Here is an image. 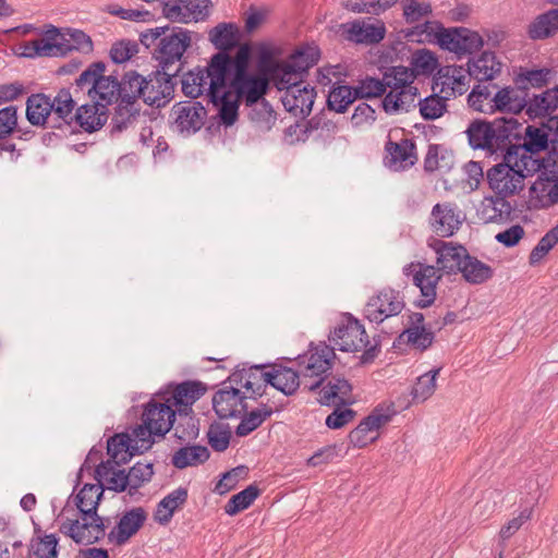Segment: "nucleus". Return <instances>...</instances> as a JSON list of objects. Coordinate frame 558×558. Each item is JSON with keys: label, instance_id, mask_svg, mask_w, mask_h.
Returning <instances> with one entry per match:
<instances>
[{"label": "nucleus", "instance_id": "1", "mask_svg": "<svg viewBox=\"0 0 558 558\" xmlns=\"http://www.w3.org/2000/svg\"><path fill=\"white\" fill-rule=\"evenodd\" d=\"M465 134L473 149L485 150L489 156L505 147L531 155L558 150V116H549L539 125H523L515 117H497L493 120L474 119Z\"/></svg>", "mask_w": 558, "mask_h": 558}, {"label": "nucleus", "instance_id": "2", "mask_svg": "<svg viewBox=\"0 0 558 558\" xmlns=\"http://www.w3.org/2000/svg\"><path fill=\"white\" fill-rule=\"evenodd\" d=\"M251 60L252 47L248 44L240 45L233 56L226 52L213 54L214 92H220V97H225L226 89H229L247 107L257 104L269 88L267 60L263 59L256 70L250 69Z\"/></svg>", "mask_w": 558, "mask_h": 558}, {"label": "nucleus", "instance_id": "3", "mask_svg": "<svg viewBox=\"0 0 558 558\" xmlns=\"http://www.w3.org/2000/svg\"><path fill=\"white\" fill-rule=\"evenodd\" d=\"M308 57L302 50H295L284 61H267V75L279 90H287L283 105L289 110L301 109V112L308 114L314 105V95L304 97L307 94L306 87L301 88L303 74L308 69Z\"/></svg>", "mask_w": 558, "mask_h": 558}, {"label": "nucleus", "instance_id": "4", "mask_svg": "<svg viewBox=\"0 0 558 558\" xmlns=\"http://www.w3.org/2000/svg\"><path fill=\"white\" fill-rule=\"evenodd\" d=\"M102 493V486H99V484H85L76 495V507L83 514L82 521L74 520L69 524L63 523L61 526V531L69 535L76 544L90 545L105 536L106 527L104 521L97 514Z\"/></svg>", "mask_w": 558, "mask_h": 558}, {"label": "nucleus", "instance_id": "5", "mask_svg": "<svg viewBox=\"0 0 558 558\" xmlns=\"http://www.w3.org/2000/svg\"><path fill=\"white\" fill-rule=\"evenodd\" d=\"M175 411L168 402H159L151 399L144 408L142 424L133 428L137 449L148 450L153 444V436L163 437L173 426Z\"/></svg>", "mask_w": 558, "mask_h": 558}, {"label": "nucleus", "instance_id": "6", "mask_svg": "<svg viewBox=\"0 0 558 558\" xmlns=\"http://www.w3.org/2000/svg\"><path fill=\"white\" fill-rule=\"evenodd\" d=\"M106 65L101 61L89 64L75 80V85L81 90L86 88L88 96L106 107L120 100V85L116 76L104 75Z\"/></svg>", "mask_w": 558, "mask_h": 558}, {"label": "nucleus", "instance_id": "7", "mask_svg": "<svg viewBox=\"0 0 558 558\" xmlns=\"http://www.w3.org/2000/svg\"><path fill=\"white\" fill-rule=\"evenodd\" d=\"M496 156H501V161L490 167L486 172L489 187L496 195L509 197L519 194L524 189V175L514 167L512 159L515 156L505 149H496Z\"/></svg>", "mask_w": 558, "mask_h": 558}, {"label": "nucleus", "instance_id": "8", "mask_svg": "<svg viewBox=\"0 0 558 558\" xmlns=\"http://www.w3.org/2000/svg\"><path fill=\"white\" fill-rule=\"evenodd\" d=\"M165 31L153 56L159 62L160 69L173 71V65L181 61L183 53L191 45V33L182 27L166 26Z\"/></svg>", "mask_w": 558, "mask_h": 558}, {"label": "nucleus", "instance_id": "9", "mask_svg": "<svg viewBox=\"0 0 558 558\" xmlns=\"http://www.w3.org/2000/svg\"><path fill=\"white\" fill-rule=\"evenodd\" d=\"M484 45V38L478 32L463 26L441 28L438 40L439 48L453 52L458 60L477 53Z\"/></svg>", "mask_w": 558, "mask_h": 558}, {"label": "nucleus", "instance_id": "10", "mask_svg": "<svg viewBox=\"0 0 558 558\" xmlns=\"http://www.w3.org/2000/svg\"><path fill=\"white\" fill-rule=\"evenodd\" d=\"M328 340L343 352H357L371 343L364 326L351 313L343 314V322L330 331Z\"/></svg>", "mask_w": 558, "mask_h": 558}, {"label": "nucleus", "instance_id": "11", "mask_svg": "<svg viewBox=\"0 0 558 558\" xmlns=\"http://www.w3.org/2000/svg\"><path fill=\"white\" fill-rule=\"evenodd\" d=\"M398 413L399 411L393 402L388 405H385L384 403L377 404L372 412L349 433V442L356 448H364L369 442H374L377 440V437L368 439L367 434L369 432L377 430L389 423Z\"/></svg>", "mask_w": 558, "mask_h": 558}, {"label": "nucleus", "instance_id": "12", "mask_svg": "<svg viewBox=\"0 0 558 558\" xmlns=\"http://www.w3.org/2000/svg\"><path fill=\"white\" fill-rule=\"evenodd\" d=\"M404 306L405 303L400 291L388 287L369 298L363 310V315L368 322L379 325L386 318L399 315Z\"/></svg>", "mask_w": 558, "mask_h": 558}, {"label": "nucleus", "instance_id": "13", "mask_svg": "<svg viewBox=\"0 0 558 558\" xmlns=\"http://www.w3.org/2000/svg\"><path fill=\"white\" fill-rule=\"evenodd\" d=\"M352 390L351 383L342 376L325 374L316 377V401L322 405H352L356 402L350 397Z\"/></svg>", "mask_w": 558, "mask_h": 558}, {"label": "nucleus", "instance_id": "14", "mask_svg": "<svg viewBox=\"0 0 558 558\" xmlns=\"http://www.w3.org/2000/svg\"><path fill=\"white\" fill-rule=\"evenodd\" d=\"M180 68L181 64L173 71L159 69L145 77L143 101L149 106H165L173 94L175 85L173 78L180 72Z\"/></svg>", "mask_w": 558, "mask_h": 558}, {"label": "nucleus", "instance_id": "15", "mask_svg": "<svg viewBox=\"0 0 558 558\" xmlns=\"http://www.w3.org/2000/svg\"><path fill=\"white\" fill-rule=\"evenodd\" d=\"M213 57L207 63L206 68H197L196 70L190 71L182 77V92L185 96L191 98H197L205 95L208 99L210 97H220V92H214L213 85L216 81V75L211 70Z\"/></svg>", "mask_w": 558, "mask_h": 558}, {"label": "nucleus", "instance_id": "16", "mask_svg": "<svg viewBox=\"0 0 558 558\" xmlns=\"http://www.w3.org/2000/svg\"><path fill=\"white\" fill-rule=\"evenodd\" d=\"M207 111L199 102H180L172 108L173 128L181 134L190 135L202 129Z\"/></svg>", "mask_w": 558, "mask_h": 558}, {"label": "nucleus", "instance_id": "17", "mask_svg": "<svg viewBox=\"0 0 558 558\" xmlns=\"http://www.w3.org/2000/svg\"><path fill=\"white\" fill-rule=\"evenodd\" d=\"M342 37L357 45H376L386 36V26L384 22L377 21V24L366 25L364 21L355 20L340 25Z\"/></svg>", "mask_w": 558, "mask_h": 558}, {"label": "nucleus", "instance_id": "18", "mask_svg": "<svg viewBox=\"0 0 558 558\" xmlns=\"http://www.w3.org/2000/svg\"><path fill=\"white\" fill-rule=\"evenodd\" d=\"M433 248L437 254L439 271L446 275H457L462 271L463 263L469 253L464 245L438 240Z\"/></svg>", "mask_w": 558, "mask_h": 558}, {"label": "nucleus", "instance_id": "19", "mask_svg": "<svg viewBox=\"0 0 558 558\" xmlns=\"http://www.w3.org/2000/svg\"><path fill=\"white\" fill-rule=\"evenodd\" d=\"M501 69L502 63L492 50L470 57L466 62V74L478 83L495 80L501 73Z\"/></svg>", "mask_w": 558, "mask_h": 558}, {"label": "nucleus", "instance_id": "20", "mask_svg": "<svg viewBox=\"0 0 558 558\" xmlns=\"http://www.w3.org/2000/svg\"><path fill=\"white\" fill-rule=\"evenodd\" d=\"M526 107V95L515 85L499 88L488 102V113L500 112L514 117Z\"/></svg>", "mask_w": 558, "mask_h": 558}, {"label": "nucleus", "instance_id": "21", "mask_svg": "<svg viewBox=\"0 0 558 558\" xmlns=\"http://www.w3.org/2000/svg\"><path fill=\"white\" fill-rule=\"evenodd\" d=\"M512 161L514 167L524 175V179L537 172L546 177L550 170L558 166V150H549V154L543 158L539 155L517 151L515 159H512Z\"/></svg>", "mask_w": 558, "mask_h": 558}, {"label": "nucleus", "instance_id": "22", "mask_svg": "<svg viewBox=\"0 0 558 558\" xmlns=\"http://www.w3.org/2000/svg\"><path fill=\"white\" fill-rule=\"evenodd\" d=\"M146 518V511L141 507L126 511L108 534L109 542L118 546L125 544L143 526Z\"/></svg>", "mask_w": 558, "mask_h": 558}, {"label": "nucleus", "instance_id": "23", "mask_svg": "<svg viewBox=\"0 0 558 558\" xmlns=\"http://www.w3.org/2000/svg\"><path fill=\"white\" fill-rule=\"evenodd\" d=\"M50 34L54 38L53 43L59 46L57 57L72 50L89 52L93 49L90 37L80 29L68 28L61 33L57 27L50 26Z\"/></svg>", "mask_w": 558, "mask_h": 558}, {"label": "nucleus", "instance_id": "24", "mask_svg": "<svg viewBox=\"0 0 558 558\" xmlns=\"http://www.w3.org/2000/svg\"><path fill=\"white\" fill-rule=\"evenodd\" d=\"M555 74L556 72L551 68L529 69L520 66L513 76V84L518 87L519 92L529 97L531 88L541 89L547 87Z\"/></svg>", "mask_w": 558, "mask_h": 558}, {"label": "nucleus", "instance_id": "25", "mask_svg": "<svg viewBox=\"0 0 558 558\" xmlns=\"http://www.w3.org/2000/svg\"><path fill=\"white\" fill-rule=\"evenodd\" d=\"M121 463L119 460L108 459L96 468V480L99 482V486H102V490L107 488L121 493L129 488L125 471L120 469Z\"/></svg>", "mask_w": 558, "mask_h": 558}, {"label": "nucleus", "instance_id": "26", "mask_svg": "<svg viewBox=\"0 0 558 558\" xmlns=\"http://www.w3.org/2000/svg\"><path fill=\"white\" fill-rule=\"evenodd\" d=\"M433 230L442 238L452 236L460 228L462 220L450 203L436 204L432 209Z\"/></svg>", "mask_w": 558, "mask_h": 558}, {"label": "nucleus", "instance_id": "27", "mask_svg": "<svg viewBox=\"0 0 558 558\" xmlns=\"http://www.w3.org/2000/svg\"><path fill=\"white\" fill-rule=\"evenodd\" d=\"M206 390V386L201 381H183L177 385L171 398L167 399V402L172 400L173 404L178 408L179 415L182 416L192 412L193 403L204 396Z\"/></svg>", "mask_w": 558, "mask_h": 558}, {"label": "nucleus", "instance_id": "28", "mask_svg": "<svg viewBox=\"0 0 558 558\" xmlns=\"http://www.w3.org/2000/svg\"><path fill=\"white\" fill-rule=\"evenodd\" d=\"M244 399L245 397L241 396L238 388L229 387L215 393L213 407L219 417L229 418L246 409V404L243 403Z\"/></svg>", "mask_w": 558, "mask_h": 558}, {"label": "nucleus", "instance_id": "29", "mask_svg": "<svg viewBox=\"0 0 558 558\" xmlns=\"http://www.w3.org/2000/svg\"><path fill=\"white\" fill-rule=\"evenodd\" d=\"M263 368V365H256L248 369L236 371L230 376L229 380L251 391V398L260 397L268 385V381H266L267 371Z\"/></svg>", "mask_w": 558, "mask_h": 558}, {"label": "nucleus", "instance_id": "30", "mask_svg": "<svg viewBox=\"0 0 558 558\" xmlns=\"http://www.w3.org/2000/svg\"><path fill=\"white\" fill-rule=\"evenodd\" d=\"M106 121L105 105H100L99 101L82 105L73 116V122L88 133L99 130Z\"/></svg>", "mask_w": 558, "mask_h": 558}, {"label": "nucleus", "instance_id": "31", "mask_svg": "<svg viewBox=\"0 0 558 558\" xmlns=\"http://www.w3.org/2000/svg\"><path fill=\"white\" fill-rule=\"evenodd\" d=\"M51 108V128H61L64 123L71 125L73 123V110L76 106L72 94L69 89L62 88L54 98L50 99Z\"/></svg>", "mask_w": 558, "mask_h": 558}, {"label": "nucleus", "instance_id": "32", "mask_svg": "<svg viewBox=\"0 0 558 558\" xmlns=\"http://www.w3.org/2000/svg\"><path fill=\"white\" fill-rule=\"evenodd\" d=\"M435 332L432 328H405L392 343V349L401 350L402 345L410 344L414 349L424 352L432 347Z\"/></svg>", "mask_w": 558, "mask_h": 558}, {"label": "nucleus", "instance_id": "33", "mask_svg": "<svg viewBox=\"0 0 558 558\" xmlns=\"http://www.w3.org/2000/svg\"><path fill=\"white\" fill-rule=\"evenodd\" d=\"M208 39L218 52L230 53L239 44V28L233 23H219L209 31Z\"/></svg>", "mask_w": 558, "mask_h": 558}, {"label": "nucleus", "instance_id": "34", "mask_svg": "<svg viewBox=\"0 0 558 558\" xmlns=\"http://www.w3.org/2000/svg\"><path fill=\"white\" fill-rule=\"evenodd\" d=\"M51 108L50 97L44 94L31 95L26 101V118L32 125L49 123L51 126Z\"/></svg>", "mask_w": 558, "mask_h": 558}, {"label": "nucleus", "instance_id": "35", "mask_svg": "<svg viewBox=\"0 0 558 558\" xmlns=\"http://www.w3.org/2000/svg\"><path fill=\"white\" fill-rule=\"evenodd\" d=\"M187 500V489L179 487L163 497L156 509L154 519L159 524L166 525L170 522L175 510L181 508Z\"/></svg>", "mask_w": 558, "mask_h": 558}, {"label": "nucleus", "instance_id": "36", "mask_svg": "<svg viewBox=\"0 0 558 558\" xmlns=\"http://www.w3.org/2000/svg\"><path fill=\"white\" fill-rule=\"evenodd\" d=\"M266 381L286 396L292 395L300 385L299 374L292 368L283 366H274L267 371Z\"/></svg>", "mask_w": 558, "mask_h": 558}, {"label": "nucleus", "instance_id": "37", "mask_svg": "<svg viewBox=\"0 0 558 558\" xmlns=\"http://www.w3.org/2000/svg\"><path fill=\"white\" fill-rule=\"evenodd\" d=\"M558 32V9H550L539 15L527 27V35L533 40L545 39Z\"/></svg>", "mask_w": 558, "mask_h": 558}, {"label": "nucleus", "instance_id": "38", "mask_svg": "<svg viewBox=\"0 0 558 558\" xmlns=\"http://www.w3.org/2000/svg\"><path fill=\"white\" fill-rule=\"evenodd\" d=\"M145 76L136 71H128L119 81L120 101L126 105H135L143 98Z\"/></svg>", "mask_w": 558, "mask_h": 558}, {"label": "nucleus", "instance_id": "39", "mask_svg": "<svg viewBox=\"0 0 558 558\" xmlns=\"http://www.w3.org/2000/svg\"><path fill=\"white\" fill-rule=\"evenodd\" d=\"M387 153L390 156V165L401 163L402 169H407L412 167L417 157H416V146L412 140H402L401 143H396L392 141H388L385 146Z\"/></svg>", "mask_w": 558, "mask_h": 558}, {"label": "nucleus", "instance_id": "40", "mask_svg": "<svg viewBox=\"0 0 558 558\" xmlns=\"http://www.w3.org/2000/svg\"><path fill=\"white\" fill-rule=\"evenodd\" d=\"M107 451L110 456L109 460H119L120 462H126L128 457L132 456L133 452L143 453L137 449L136 438L129 434H117L108 440Z\"/></svg>", "mask_w": 558, "mask_h": 558}, {"label": "nucleus", "instance_id": "41", "mask_svg": "<svg viewBox=\"0 0 558 558\" xmlns=\"http://www.w3.org/2000/svg\"><path fill=\"white\" fill-rule=\"evenodd\" d=\"M441 28H446L440 22L426 21L417 24L411 28L401 29V34L409 41L422 43H436L440 37Z\"/></svg>", "mask_w": 558, "mask_h": 558}, {"label": "nucleus", "instance_id": "42", "mask_svg": "<svg viewBox=\"0 0 558 558\" xmlns=\"http://www.w3.org/2000/svg\"><path fill=\"white\" fill-rule=\"evenodd\" d=\"M209 450L205 446H184L174 452L171 462L173 466L182 470L187 466L203 464L209 459Z\"/></svg>", "mask_w": 558, "mask_h": 558}, {"label": "nucleus", "instance_id": "43", "mask_svg": "<svg viewBox=\"0 0 558 558\" xmlns=\"http://www.w3.org/2000/svg\"><path fill=\"white\" fill-rule=\"evenodd\" d=\"M460 274L466 282L482 284L494 276V269L468 253Z\"/></svg>", "mask_w": 558, "mask_h": 558}, {"label": "nucleus", "instance_id": "44", "mask_svg": "<svg viewBox=\"0 0 558 558\" xmlns=\"http://www.w3.org/2000/svg\"><path fill=\"white\" fill-rule=\"evenodd\" d=\"M53 40L49 28L44 37L22 44L20 54L25 58L57 57L59 46Z\"/></svg>", "mask_w": 558, "mask_h": 558}, {"label": "nucleus", "instance_id": "45", "mask_svg": "<svg viewBox=\"0 0 558 558\" xmlns=\"http://www.w3.org/2000/svg\"><path fill=\"white\" fill-rule=\"evenodd\" d=\"M410 65L413 68L414 76L429 77L439 68V59L436 52L422 48L412 53Z\"/></svg>", "mask_w": 558, "mask_h": 558}, {"label": "nucleus", "instance_id": "46", "mask_svg": "<svg viewBox=\"0 0 558 558\" xmlns=\"http://www.w3.org/2000/svg\"><path fill=\"white\" fill-rule=\"evenodd\" d=\"M208 100L218 108V116L223 125L231 126L234 124L238 120L241 99H236V96L226 89L225 97H210Z\"/></svg>", "mask_w": 558, "mask_h": 558}, {"label": "nucleus", "instance_id": "47", "mask_svg": "<svg viewBox=\"0 0 558 558\" xmlns=\"http://www.w3.org/2000/svg\"><path fill=\"white\" fill-rule=\"evenodd\" d=\"M427 274L422 271V269L417 270L413 275V283L420 288L421 294L424 299L414 301V306L417 308H427L432 306L436 300L437 293L436 288L441 279V275H438L434 280H427Z\"/></svg>", "mask_w": 558, "mask_h": 558}, {"label": "nucleus", "instance_id": "48", "mask_svg": "<svg viewBox=\"0 0 558 558\" xmlns=\"http://www.w3.org/2000/svg\"><path fill=\"white\" fill-rule=\"evenodd\" d=\"M547 89L541 94H534L531 98L526 97V107L524 108L525 114L530 120L537 118H549L557 109L553 105L550 95H546Z\"/></svg>", "mask_w": 558, "mask_h": 558}, {"label": "nucleus", "instance_id": "49", "mask_svg": "<svg viewBox=\"0 0 558 558\" xmlns=\"http://www.w3.org/2000/svg\"><path fill=\"white\" fill-rule=\"evenodd\" d=\"M272 408L268 404H262L259 408L246 413L235 429V434L240 437L247 436L258 428L270 415Z\"/></svg>", "mask_w": 558, "mask_h": 558}, {"label": "nucleus", "instance_id": "50", "mask_svg": "<svg viewBox=\"0 0 558 558\" xmlns=\"http://www.w3.org/2000/svg\"><path fill=\"white\" fill-rule=\"evenodd\" d=\"M447 97L432 94L418 101L420 114L426 121H434L445 114L448 109Z\"/></svg>", "mask_w": 558, "mask_h": 558}, {"label": "nucleus", "instance_id": "51", "mask_svg": "<svg viewBox=\"0 0 558 558\" xmlns=\"http://www.w3.org/2000/svg\"><path fill=\"white\" fill-rule=\"evenodd\" d=\"M348 97L350 98L349 85L341 81L335 82L327 96V108L337 113L347 112L352 105L351 101H347Z\"/></svg>", "mask_w": 558, "mask_h": 558}, {"label": "nucleus", "instance_id": "52", "mask_svg": "<svg viewBox=\"0 0 558 558\" xmlns=\"http://www.w3.org/2000/svg\"><path fill=\"white\" fill-rule=\"evenodd\" d=\"M440 367L434 368L420 377L412 386L411 395L414 401H425L432 397L436 390V378L440 373Z\"/></svg>", "mask_w": 558, "mask_h": 558}, {"label": "nucleus", "instance_id": "53", "mask_svg": "<svg viewBox=\"0 0 558 558\" xmlns=\"http://www.w3.org/2000/svg\"><path fill=\"white\" fill-rule=\"evenodd\" d=\"M258 495L259 489L255 485L247 486L245 489L230 498L225 506L226 513L229 515H235L236 513L247 509Z\"/></svg>", "mask_w": 558, "mask_h": 558}, {"label": "nucleus", "instance_id": "54", "mask_svg": "<svg viewBox=\"0 0 558 558\" xmlns=\"http://www.w3.org/2000/svg\"><path fill=\"white\" fill-rule=\"evenodd\" d=\"M385 80H389V88L391 89H398L400 87L409 86L410 84H413V82L417 78V76H414V71L412 65L404 66V65H395L389 66L384 72Z\"/></svg>", "mask_w": 558, "mask_h": 558}, {"label": "nucleus", "instance_id": "55", "mask_svg": "<svg viewBox=\"0 0 558 558\" xmlns=\"http://www.w3.org/2000/svg\"><path fill=\"white\" fill-rule=\"evenodd\" d=\"M138 114V107L120 101L111 119L112 131L122 132L128 129L136 120Z\"/></svg>", "mask_w": 558, "mask_h": 558}, {"label": "nucleus", "instance_id": "56", "mask_svg": "<svg viewBox=\"0 0 558 558\" xmlns=\"http://www.w3.org/2000/svg\"><path fill=\"white\" fill-rule=\"evenodd\" d=\"M208 444L217 452L227 450L231 439V429L228 424H211L207 432Z\"/></svg>", "mask_w": 558, "mask_h": 558}, {"label": "nucleus", "instance_id": "57", "mask_svg": "<svg viewBox=\"0 0 558 558\" xmlns=\"http://www.w3.org/2000/svg\"><path fill=\"white\" fill-rule=\"evenodd\" d=\"M154 474L150 462H137L125 473L129 482V493L137 490L144 483L149 482Z\"/></svg>", "mask_w": 558, "mask_h": 558}, {"label": "nucleus", "instance_id": "58", "mask_svg": "<svg viewBox=\"0 0 558 558\" xmlns=\"http://www.w3.org/2000/svg\"><path fill=\"white\" fill-rule=\"evenodd\" d=\"M335 347L328 345L325 341L316 344V377L330 374L337 360Z\"/></svg>", "mask_w": 558, "mask_h": 558}, {"label": "nucleus", "instance_id": "59", "mask_svg": "<svg viewBox=\"0 0 558 558\" xmlns=\"http://www.w3.org/2000/svg\"><path fill=\"white\" fill-rule=\"evenodd\" d=\"M332 412L326 417L325 425L329 429H340L351 423L357 415L351 405H333Z\"/></svg>", "mask_w": 558, "mask_h": 558}, {"label": "nucleus", "instance_id": "60", "mask_svg": "<svg viewBox=\"0 0 558 558\" xmlns=\"http://www.w3.org/2000/svg\"><path fill=\"white\" fill-rule=\"evenodd\" d=\"M189 414L190 413H186L180 416V422L174 427V436L181 444L196 439L199 434L198 421Z\"/></svg>", "mask_w": 558, "mask_h": 558}, {"label": "nucleus", "instance_id": "61", "mask_svg": "<svg viewBox=\"0 0 558 558\" xmlns=\"http://www.w3.org/2000/svg\"><path fill=\"white\" fill-rule=\"evenodd\" d=\"M359 81L364 89L366 100L383 97L390 85L389 80H385L384 76L383 78H378L375 76L366 75Z\"/></svg>", "mask_w": 558, "mask_h": 558}, {"label": "nucleus", "instance_id": "62", "mask_svg": "<svg viewBox=\"0 0 558 558\" xmlns=\"http://www.w3.org/2000/svg\"><path fill=\"white\" fill-rule=\"evenodd\" d=\"M58 538L54 534L45 535L36 544L32 545L35 558H57Z\"/></svg>", "mask_w": 558, "mask_h": 558}, {"label": "nucleus", "instance_id": "63", "mask_svg": "<svg viewBox=\"0 0 558 558\" xmlns=\"http://www.w3.org/2000/svg\"><path fill=\"white\" fill-rule=\"evenodd\" d=\"M138 52V47L135 41L120 40L112 45L110 49V57L114 63H123L130 60Z\"/></svg>", "mask_w": 558, "mask_h": 558}, {"label": "nucleus", "instance_id": "64", "mask_svg": "<svg viewBox=\"0 0 558 558\" xmlns=\"http://www.w3.org/2000/svg\"><path fill=\"white\" fill-rule=\"evenodd\" d=\"M17 125V108L8 106L0 110V140L9 137Z\"/></svg>", "mask_w": 558, "mask_h": 558}]
</instances>
